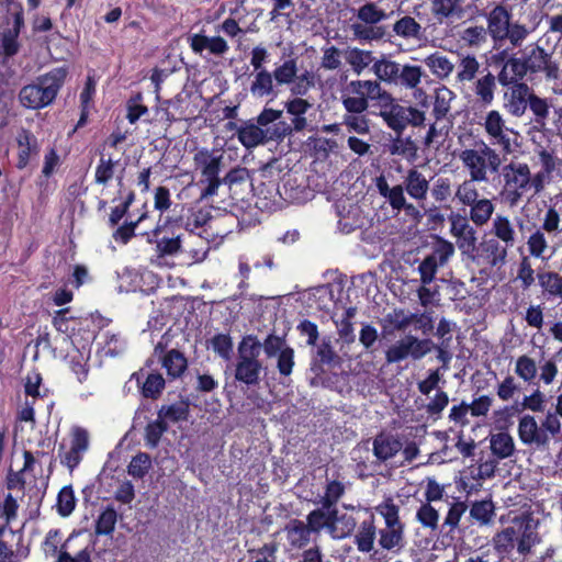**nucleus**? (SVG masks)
I'll return each mask as SVG.
<instances>
[{
    "instance_id": "nucleus-23",
    "label": "nucleus",
    "mask_w": 562,
    "mask_h": 562,
    "mask_svg": "<svg viewBox=\"0 0 562 562\" xmlns=\"http://www.w3.org/2000/svg\"><path fill=\"white\" fill-rule=\"evenodd\" d=\"M403 448V443L400 438L381 431L373 439V454L375 458L385 462L394 458Z\"/></svg>"
},
{
    "instance_id": "nucleus-41",
    "label": "nucleus",
    "mask_w": 562,
    "mask_h": 562,
    "mask_svg": "<svg viewBox=\"0 0 562 562\" xmlns=\"http://www.w3.org/2000/svg\"><path fill=\"white\" fill-rule=\"evenodd\" d=\"M393 31L403 38H420L422 25L412 16L405 15L393 25Z\"/></svg>"
},
{
    "instance_id": "nucleus-11",
    "label": "nucleus",
    "mask_w": 562,
    "mask_h": 562,
    "mask_svg": "<svg viewBox=\"0 0 562 562\" xmlns=\"http://www.w3.org/2000/svg\"><path fill=\"white\" fill-rule=\"evenodd\" d=\"M435 344L431 339H419L416 336L407 335L405 338L397 340L385 351V361L389 364L400 363L407 358L419 360L429 353Z\"/></svg>"
},
{
    "instance_id": "nucleus-26",
    "label": "nucleus",
    "mask_w": 562,
    "mask_h": 562,
    "mask_svg": "<svg viewBox=\"0 0 562 562\" xmlns=\"http://www.w3.org/2000/svg\"><path fill=\"white\" fill-rule=\"evenodd\" d=\"M254 79L250 83L249 91L254 98H276L274 78L268 69L255 70Z\"/></svg>"
},
{
    "instance_id": "nucleus-14",
    "label": "nucleus",
    "mask_w": 562,
    "mask_h": 562,
    "mask_svg": "<svg viewBox=\"0 0 562 562\" xmlns=\"http://www.w3.org/2000/svg\"><path fill=\"white\" fill-rule=\"evenodd\" d=\"M311 108L312 103L303 98H292L284 102V110L293 117L291 123L283 121L282 117L276 121V125L283 139L307 127L305 115Z\"/></svg>"
},
{
    "instance_id": "nucleus-20",
    "label": "nucleus",
    "mask_w": 562,
    "mask_h": 562,
    "mask_svg": "<svg viewBox=\"0 0 562 562\" xmlns=\"http://www.w3.org/2000/svg\"><path fill=\"white\" fill-rule=\"evenodd\" d=\"M512 13L502 4L495 5L486 15L487 32L494 41V46L505 42L510 26Z\"/></svg>"
},
{
    "instance_id": "nucleus-52",
    "label": "nucleus",
    "mask_w": 562,
    "mask_h": 562,
    "mask_svg": "<svg viewBox=\"0 0 562 562\" xmlns=\"http://www.w3.org/2000/svg\"><path fill=\"white\" fill-rule=\"evenodd\" d=\"M34 422V409L33 403H30L27 400L25 403L18 409L16 413V422L14 426V438L16 439L19 436H22L25 426L24 424H29L30 429L33 428ZM23 439V437H21Z\"/></svg>"
},
{
    "instance_id": "nucleus-33",
    "label": "nucleus",
    "mask_w": 562,
    "mask_h": 562,
    "mask_svg": "<svg viewBox=\"0 0 562 562\" xmlns=\"http://www.w3.org/2000/svg\"><path fill=\"white\" fill-rule=\"evenodd\" d=\"M490 448L498 459L509 458L515 451L514 439L507 431H499L491 436Z\"/></svg>"
},
{
    "instance_id": "nucleus-46",
    "label": "nucleus",
    "mask_w": 562,
    "mask_h": 562,
    "mask_svg": "<svg viewBox=\"0 0 562 562\" xmlns=\"http://www.w3.org/2000/svg\"><path fill=\"white\" fill-rule=\"evenodd\" d=\"M158 416L162 418V420H170L172 423L187 420L189 417V405L186 402L164 405L158 411Z\"/></svg>"
},
{
    "instance_id": "nucleus-43",
    "label": "nucleus",
    "mask_w": 562,
    "mask_h": 562,
    "mask_svg": "<svg viewBox=\"0 0 562 562\" xmlns=\"http://www.w3.org/2000/svg\"><path fill=\"white\" fill-rule=\"evenodd\" d=\"M346 91L358 98H366L370 103L373 91H379L378 80H351L346 86Z\"/></svg>"
},
{
    "instance_id": "nucleus-44",
    "label": "nucleus",
    "mask_w": 562,
    "mask_h": 562,
    "mask_svg": "<svg viewBox=\"0 0 562 562\" xmlns=\"http://www.w3.org/2000/svg\"><path fill=\"white\" fill-rule=\"evenodd\" d=\"M346 488L342 482L338 480L328 481L325 485L324 495L314 504H326L327 506L337 505L339 499L345 495Z\"/></svg>"
},
{
    "instance_id": "nucleus-54",
    "label": "nucleus",
    "mask_w": 562,
    "mask_h": 562,
    "mask_svg": "<svg viewBox=\"0 0 562 562\" xmlns=\"http://www.w3.org/2000/svg\"><path fill=\"white\" fill-rule=\"evenodd\" d=\"M357 16L366 24H376L386 19V13L373 2H367L358 10Z\"/></svg>"
},
{
    "instance_id": "nucleus-5",
    "label": "nucleus",
    "mask_w": 562,
    "mask_h": 562,
    "mask_svg": "<svg viewBox=\"0 0 562 562\" xmlns=\"http://www.w3.org/2000/svg\"><path fill=\"white\" fill-rule=\"evenodd\" d=\"M181 228L180 220L160 216L155 228L145 233L146 241L156 246L155 251L159 258L173 257L181 252Z\"/></svg>"
},
{
    "instance_id": "nucleus-59",
    "label": "nucleus",
    "mask_w": 562,
    "mask_h": 562,
    "mask_svg": "<svg viewBox=\"0 0 562 562\" xmlns=\"http://www.w3.org/2000/svg\"><path fill=\"white\" fill-rule=\"evenodd\" d=\"M468 509V506L464 502H456L453 503L448 513H447V516L445 518V521L442 524V531L446 529V528H449V530L447 531L448 532H451L453 531L459 522H460V519L462 517V515L465 513V510Z\"/></svg>"
},
{
    "instance_id": "nucleus-40",
    "label": "nucleus",
    "mask_w": 562,
    "mask_h": 562,
    "mask_svg": "<svg viewBox=\"0 0 562 562\" xmlns=\"http://www.w3.org/2000/svg\"><path fill=\"white\" fill-rule=\"evenodd\" d=\"M117 513L112 506L105 507L95 520L94 533L97 536H111L115 529Z\"/></svg>"
},
{
    "instance_id": "nucleus-4",
    "label": "nucleus",
    "mask_w": 562,
    "mask_h": 562,
    "mask_svg": "<svg viewBox=\"0 0 562 562\" xmlns=\"http://www.w3.org/2000/svg\"><path fill=\"white\" fill-rule=\"evenodd\" d=\"M501 190L498 195L510 207L517 206L525 193L535 184L541 182L540 178L532 180L531 171L526 162L510 161L499 168Z\"/></svg>"
},
{
    "instance_id": "nucleus-16",
    "label": "nucleus",
    "mask_w": 562,
    "mask_h": 562,
    "mask_svg": "<svg viewBox=\"0 0 562 562\" xmlns=\"http://www.w3.org/2000/svg\"><path fill=\"white\" fill-rule=\"evenodd\" d=\"M461 210L448 215L450 234L456 238V245L463 256L471 255L476 243V229L471 225L469 217L462 215Z\"/></svg>"
},
{
    "instance_id": "nucleus-64",
    "label": "nucleus",
    "mask_w": 562,
    "mask_h": 562,
    "mask_svg": "<svg viewBox=\"0 0 562 562\" xmlns=\"http://www.w3.org/2000/svg\"><path fill=\"white\" fill-rule=\"evenodd\" d=\"M517 280L520 281L522 290H528L535 283V270L532 269L529 257H522L518 270Z\"/></svg>"
},
{
    "instance_id": "nucleus-13",
    "label": "nucleus",
    "mask_w": 562,
    "mask_h": 562,
    "mask_svg": "<svg viewBox=\"0 0 562 562\" xmlns=\"http://www.w3.org/2000/svg\"><path fill=\"white\" fill-rule=\"evenodd\" d=\"M453 254V244L438 237L431 254L427 255L418 266L422 284H430L437 274L438 268L446 265Z\"/></svg>"
},
{
    "instance_id": "nucleus-55",
    "label": "nucleus",
    "mask_w": 562,
    "mask_h": 562,
    "mask_svg": "<svg viewBox=\"0 0 562 562\" xmlns=\"http://www.w3.org/2000/svg\"><path fill=\"white\" fill-rule=\"evenodd\" d=\"M76 506V498L70 485L64 486L57 496V512L60 516H69Z\"/></svg>"
},
{
    "instance_id": "nucleus-57",
    "label": "nucleus",
    "mask_w": 562,
    "mask_h": 562,
    "mask_svg": "<svg viewBox=\"0 0 562 562\" xmlns=\"http://www.w3.org/2000/svg\"><path fill=\"white\" fill-rule=\"evenodd\" d=\"M147 217V213H143L134 222H125L113 232V239L122 245H126L134 236L137 225Z\"/></svg>"
},
{
    "instance_id": "nucleus-38",
    "label": "nucleus",
    "mask_w": 562,
    "mask_h": 562,
    "mask_svg": "<svg viewBox=\"0 0 562 562\" xmlns=\"http://www.w3.org/2000/svg\"><path fill=\"white\" fill-rule=\"evenodd\" d=\"M537 279L539 285L548 294L549 297L562 296V277L558 272L543 271L538 272Z\"/></svg>"
},
{
    "instance_id": "nucleus-48",
    "label": "nucleus",
    "mask_w": 562,
    "mask_h": 562,
    "mask_svg": "<svg viewBox=\"0 0 562 562\" xmlns=\"http://www.w3.org/2000/svg\"><path fill=\"white\" fill-rule=\"evenodd\" d=\"M261 351V342L255 335H247L238 344L237 360L250 359L258 360Z\"/></svg>"
},
{
    "instance_id": "nucleus-50",
    "label": "nucleus",
    "mask_w": 562,
    "mask_h": 562,
    "mask_svg": "<svg viewBox=\"0 0 562 562\" xmlns=\"http://www.w3.org/2000/svg\"><path fill=\"white\" fill-rule=\"evenodd\" d=\"M536 360L527 355H521L515 363V373L525 382H532L537 376Z\"/></svg>"
},
{
    "instance_id": "nucleus-24",
    "label": "nucleus",
    "mask_w": 562,
    "mask_h": 562,
    "mask_svg": "<svg viewBox=\"0 0 562 562\" xmlns=\"http://www.w3.org/2000/svg\"><path fill=\"white\" fill-rule=\"evenodd\" d=\"M403 186L407 194L417 202L425 201L430 189L429 181L416 167L407 170Z\"/></svg>"
},
{
    "instance_id": "nucleus-34",
    "label": "nucleus",
    "mask_w": 562,
    "mask_h": 562,
    "mask_svg": "<svg viewBox=\"0 0 562 562\" xmlns=\"http://www.w3.org/2000/svg\"><path fill=\"white\" fill-rule=\"evenodd\" d=\"M515 528L516 527L513 520L509 526L495 533L493 538V544L497 553L509 554L515 549V547L517 548Z\"/></svg>"
},
{
    "instance_id": "nucleus-9",
    "label": "nucleus",
    "mask_w": 562,
    "mask_h": 562,
    "mask_svg": "<svg viewBox=\"0 0 562 562\" xmlns=\"http://www.w3.org/2000/svg\"><path fill=\"white\" fill-rule=\"evenodd\" d=\"M375 509L385 521V527L379 531V544L385 550L396 549L398 551L404 548V525L400 519V507L389 497Z\"/></svg>"
},
{
    "instance_id": "nucleus-35",
    "label": "nucleus",
    "mask_w": 562,
    "mask_h": 562,
    "mask_svg": "<svg viewBox=\"0 0 562 562\" xmlns=\"http://www.w3.org/2000/svg\"><path fill=\"white\" fill-rule=\"evenodd\" d=\"M346 61L350 65L352 71L360 75L375 58L371 50L352 47L346 52Z\"/></svg>"
},
{
    "instance_id": "nucleus-15",
    "label": "nucleus",
    "mask_w": 562,
    "mask_h": 562,
    "mask_svg": "<svg viewBox=\"0 0 562 562\" xmlns=\"http://www.w3.org/2000/svg\"><path fill=\"white\" fill-rule=\"evenodd\" d=\"M467 257L479 266L501 268L506 262L507 247L501 245L496 238H483L479 244H474V250Z\"/></svg>"
},
{
    "instance_id": "nucleus-31",
    "label": "nucleus",
    "mask_w": 562,
    "mask_h": 562,
    "mask_svg": "<svg viewBox=\"0 0 562 562\" xmlns=\"http://www.w3.org/2000/svg\"><path fill=\"white\" fill-rule=\"evenodd\" d=\"M261 368L262 366L259 360H237L235 369V379L247 385H256L259 382V374Z\"/></svg>"
},
{
    "instance_id": "nucleus-47",
    "label": "nucleus",
    "mask_w": 562,
    "mask_h": 562,
    "mask_svg": "<svg viewBox=\"0 0 562 562\" xmlns=\"http://www.w3.org/2000/svg\"><path fill=\"white\" fill-rule=\"evenodd\" d=\"M143 100V94L137 92L126 101V120L130 124H136L140 117L148 114V106Z\"/></svg>"
},
{
    "instance_id": "nucleus-61",
    "label": "nucleus",
    "mask_w": 562,
    "mask_h": 562,
    "mask_svg": "<svg viewBox=\"0 0 562 562\" xmlns=\"http://www.w3.org/2000/svg\"><path fill=\"white\" fill-rule=\"evenodd\" d=\"M480 68V64L474 56L463 57L459 65L458 79L460 81H472Z\"/></svg>"
},
{
    "instance_id": "nucleus-30",
    "label": "nucleus",
    "mask_w": 562,
    "mask_h": 562,
    "mask_svg": "<svg viewBox=\"0 0 562 562\" xmlns=\"http://www.w3.org/2000/svg\"><path fill=\"white\" fill-rule=\"evenodd\" d=\"M161 366L166 369L169 378L177 379L187 370L188 360L183 352L178 349H171L161 357Z\"/></svg>"
},
{
    "instance_id": "nucleus-36",
    "label": "nucleus",
    "mask_w": 562,
    "mask_h": 562,
    "mask_svg": "<svg viewBox=\"0 0 562 562\" xmlns=\"http://www.w3.org/2000/svg\"><path fill=\"white\" fill-rule=\"evenodd\" d=\"M495 516V505L492 499L475 501L470 507V517L481 526L490 525Z\"/></svg>"
},
{
    "instance_id": "nucleus-19",
    "label": "nucleus",
    "mask_w": 562,
    "mask_h": 562,
    "mask_svg": "<svg viewBox=\"0 0 562 562\" xmlns=\"http://www.w3.org/2000/svg\"><path fill=\"white\" fill-rule=\"evenodd\" d=\"M515 533L517 539V552L520 555H528L535 546L541 542L537 522L530 516L516 517L514 519Z\"/></svg>"
},
{
    "instance_id": "nucleus-60",
    "label": "nucleus",
    "mask_w": 562,
    "mask_h": 562,
    "mask_svg": "<svg viewBox=\"0 0 562 562\" xmlns=\"http://www.w3.org/2000/svg\"><path fill=\"white\" fill-rule=\"evenodd\" d=\"M449 404V396L447 392L439 390L435 394V396L429 401V403L425 406V411L429 417L434 419H438L441 416V413Z\"/></svg>"
},
{
    "instance_id": "nucleus-56",
    "label": "nucleus",
    "mask_w": 562,
    "mask_h": 562,
    "mask_svg": "<svg viewBox=\"0 0 562 562\" xmlns=\"http://www.w3.org/2000/svg\"><path fill=\"white\" fill-rule=\"evenodd\" d=\"M390 153L392 155L414 158L417 154V146L409 136L402 138V136L396 135V138L390 146Z\"/></svg>"
},
{
    "instance_id": "nucleus-8",
    "label": "nucleus",
    "mask_w": 562,
    "mask_h": 562,
    "mask_svg": "<svg viewBox=\"0 0 562 562\" xmlns=\"http://www.w3.org/2000/svg\"><path fill=\"white\" fill-rule=\"evenodd\" d=\"M460 158L469 169L472 183L487 181V169L498 172L502 166L499 154L487 144L482 143L479 149H464Z\"/></svg>"
},
{
    "instance_id": "nucleus-2",
    "label": "nucleus",
    "mask_w": 562,
    "mask_h": 562,
    "mask_svg": "<svg viewBox=\"0 0 562 562\" xmlns=\"http://www.w3.org/2000/svg\"><path fill=\"white\" fill-rule=\"evenodd\" d=\"M497 81L503 88L502 108L513 117H522L529 110L537 127L547 125L550 108V99L538 95L527 83V80L497 68Z\"/></svg>"
},
{
    "instance_id": "nucleus-45",
    "label": "nucleus",
    "mask_w": 562,
    "mask_h": 562,
    "mask_svg": "<svg viewBox=\"0 0 562 562\" xmlns=\"http://www.w3.org/2000/svg\"><path fill=\"white\" fill-rule=\"evenodd\" d=\"M425 64L431 70L432 74L440 78L448 77L453 70V64L449 58L438 52L429 55L425 59Z\"/></svg>"
},
{
    "instance_id": "nucleus-51",
    "label": "nucleus",
    "mask_w": 562,
    "mask_h": 562,
    "mask_svg": "<svg viewBox=\"0 0 562 562\" xmlns=\"http://www.w3.org/2000/svg\"><path fill=\"white\" fill-rule=\"evenodd\" d=\"M151 468V459L146 452H138L134 456L127 467V472L135 479H143Z\"/></svg>"
},
{
    "instance_id": "nucleus-62",
    "label": "nucleus",
    "mask_w": 562,
    "mask_h": 562,
    "mask_svg": "<svg viewBox=\"0 0 562 562\" xmlns=\"http://www.w3.org/2000/svg\"><path fill=\"white\" fill-rule=\"evenodd\" d=\"M211 346L214 352L221 358L228 360L233 352V340L228 334H216L211 339Z\"/></svg>"
},
{
    "instance_id": "nucleus-22",
    "label": "nucleus",
    "mask_w": 562,
    "mask_h": 562,
    "mask_svg": "<svg viewBox=\"0 0 562 562\" xmlns=\"http://www.w3.org/2000/svg\"><path fill=\"white\" fill-rule=\"evenodd\" d=\"M497 82V74L494 75L491 71L474 81L473 93L481 106L487 108L494 103Z\"/></svg>"
},
{
    "instance_id": "nucleus-1",
    "label": "nucleus",
    "mask_w": 562,
    "mask_h": 562,
    "mask_svg": "<svg viewBox=\"0 0 562 562\" xmlns=\"http://www.w3.org/2000/svg\"><path fill=\"white\" fill-rule=\"evenodd\" d=\"M487 64L530 82L538 78L547 81L560 78V63L539 41L528 44L518 53H510L508 48L497 50L488 57Z\"/></svg>"
},
{
    "instance_id": "nucleus-18",
    "label": "nucleus",
    "mask_w": 562,
    "mask_h": 562,
    "mask_svg": "<svg viewBox=\"0 0 562 562\" xmlns=\"http://www.w3.org/2000/svg\"><path fill=\"white\" fill-rule=\"evenodd\" d=\"M67 71L65 68H54L44 76L37 77V110L53 103L63 87Z\"/></svg>"
},
{
    "instance_id": "nucleus-3",
    "label": "nucleus",
    "mask_w": 562,
    "mask_h": 562,
    "mask_svg": "<svg viewBox=\"0 0 562 562\" xmlns=\"http://www.w3.org/2000/svg\"><path fill=\"white\" fill-rule=\"evenodd\" d=\"M283 110L265 106L261 112L250 120H246L238 128V142L247 150L268 143H282L284 139L279 133L276 121L281 119Z\"/></svg>"
},
{
    "instance_id": "nucleus-53",
    "label": "nucleus",
    "mask_w": 562,
    "mask_h": 562,
    "mask_svg": "<svg viewBox=\"0 0 562 562\" xmlns=\"http://www.w3.org/2000/svg\"><path fill=\"white\" fill-rule=\"evenodd\" d=\"M115 165L116 161L112 158H105L101 155L94 171V182L97 184L106 186L114 176Z\"/></svg>"
},
{
    "instance_id": "nucleus-7",
    "label": "nucleus",
    "mask_w": 562,
    "mask_h": 562,
    "mask_svg": "<svg viewBox=\"0 0 562 562\" xmlns=\"http://www.w3.org/2000/svg\"><path fill=\"white\" fill-rule=\"evenodd\" d=\"M371 69L379 82L383 81L390 85H401L411 89L417 87L422 78L420 66H401L398 63L385 56L375 59Z\"/></svg>"
},
{
    "instance_id": "nucleus-29",
    "label": "nucleus",
    "mask_w": 562,
    "mask_h": 562,
    "mask_svg": "<svg viewBox=\"0 0 562 562\" xmlns=\"http://www.w3.org/2000/svg\"><path fill=\"white\" fill-rule=\"evenodd\" d=\"M375 537L374 517L370 516L360 524L355 536V544L360 552L369 553L373 550Z\"/></svg>"
},
{
    "instance_id": "nucleus-42",
    "label": "nucleus",
    "mask_w": 562,
    "mask_h": 562,
    "mask_svg": "<svg viewBox=\"0 0 562 562\" xmlns=\"http://www.w3.org/2000/svg\"><path fill=\"white\" fill-rule=\"evenodd\" d=\"M321 507L314 508L306 516V521L312 528L314 535H319L323 530H326L330 533V527L328 522L327 509L330 506L326 507V504H319Z\"/></svg>"
},
{
    "instance_id": "nucleus-28",
    "label": "nucleus",
    "mask_w": 562,
    "mask_h": 562,
    "mask_svg": "<svg viewBox=\"0 0 562 562\" xmlns=\"http://www.w3.org/2000/svg\"><path fill=\"white\" fill-rule=\"evenodd\" d=\"M133 379H136L138 384H142L140 386V394L145 398L150 400H157L160 397L162 391L166 386V381L161 373L159 372H153L149 373L145 381L140 382V373L136 372L132 375Z\"/></svg>"
},
{
    "instance_id": "nucleus-27",
    "label": "nucleus",
    "mask_w": 562,
    "mask_h": 562,
    "mask_svg": "<svg viewBox=\"0 0 562 562\" xmlns=\"http://www.w3.org/2000/svg\"><path fill=\"white\" fill-rule=\"evenodd\" d=\"M491 233L494 235L493 238L499 243L503 241L507 248L515 245L516 232L508 216L496 214L492 222Z\"/></svg>"
},
{
    "instance_id": "nucleus-32",
    "label": "nucleus",
    "mask_w": 562,
    "mask_h": 562,
    "mask_svg": "<svg viewBox=\"0 0 562 562\" xmlns=\"http://www.w3.org/2000/svg\"><path fill=\"white\" fill-rule=\"evenodd\" d=\"M430 10L439 22L460 18L463 13L461 0H430Z\"/></svg>"
},
{
    "instance_id": "nucleus-25",
    "label": "nucleus",
    "mask_w": 562,
    "mask_h": 562,
    "mask_svg": "<svg viewBox=\"0 0 562 562\" xmlns=\"http://www.w3.org/2000/svg\"><path fill=\"white\" fill-rule=\"evenodd\" d=\"M286 539L292 548L303 549L311 542L314 533L307 521L291 519L284 527Z\"/></svg>"
},
{
    "instance_id": "nucleus-37",
    "label": "nucleus",
    "mask_w": 562,
    "mask_h": 562,
    "mask_svg": "<svg viewBox=\"0 0 562 562\" xmlns=\"http://www.w3.org/2000/svg\"><path fill=\"white\" fill-rule=\"evenodd\" d=\"M102 341L100 342L101 349L105 356L115 357L126 348V341L120 333H112L110 330L100 334Z\"/></svg>"
},
{
    "instance_id": "nucleus-63",
    "label": "nucleus",
    "mask_w": 562,
    "mask_h": 562,
    "mask_svg": "<svg viewBox=\"0 0 562 562\" xmlns=\"http://www.w3.org/2000/svg\"><path fill=\"white\" fill-rule=\"evenodd\" d=\"M416 519L422 526L434 530L438 526L439 514L430 504L424 503L416 513Z\"/></svg>"
},
{
    "instance_id": "nucleus-17",
    "label": "nucleus",
    "mask_w": 562,
    "mask_h": 562,
    "mask_svg": "<svg viewBox=\"0 0 562 562\" xmlns=\"http://www.w3.org/2000/svg\"><path fill=\"white\" fill-rule=\"evenodd\" d=\"M517 432L522 445L539 451L549 449L550 437L546 435V429L538 425L535 416L522 415L518 422Z\"/></svg>"
},
{
    "instance_id": "nucleus-58",
    "label": "nucleus",
    "mask_w": 562,
    "mask_h": 562,
    "mask_svg": "<svg viewBox=\"0 0 562 562\" xmlns=\"http://www.w3.org/2000/svg\"><path fill=\"white\" fill-rule=\"evenodd\" d=\"M529 255L535 258H543V254L548 248V243L543 231L536 229L530 234L527 240Z\"/></svg>"
},
{
    "instance_id": "nucleus-6",
    "label": "nucleus",
    "mask_w": 562,
    "mask_h": 562,
    "mask_svg": "<svg viewBox=\"0 0 562 562\" xmlns=\"http://www.w3.org/2000/svg\"><path fill=\"white\" fill-rule=\"evenodd\" d=\"M454 196L461 205L468 207V211L462 209V215L469 217L475 227H483L492 220L495 211L493 201L484 196L480 198L479 190L472 181H463L459 184Z\"/></svg>"
},
{
    "instance_id": "nucleus-12",
    "label": "nucleus",
    "mask_w": 562,
    "mask_h": 562,
    "mask_svg": "<svg viewBox=\"0 0 562 562\" xmlns=\"http://www.w3.org/2000/svg\"><path fill=\"white\" fill-rule=\"evenodd\" d=\"M386 126L394 131L397 136H402L408 125L414 127L424 126L425 113L414 106H406L400 103L391 106L387 111L379 113Z\"/></svg>"
},
{
    "instance_id": "nucleus-21",
    "label": "nucleus",
    "mask_w": 562,
    "mask_h": 562,
    "mask_svg": "<svg viewBox=\"0 0 562 562\" xmlns=\"http://www.w3.org/2000/svg\"><path fill=\"white\" fill-rule=\"evenodd\" d=\"M88 431L81 427L75 428L70 440V449L65 453L61 463L72 471L81 462L82 456L88 450Z\"/></svg>"
},
{
    "instance_id": "nucleus-10",
    "label": "nucleus",
    "mask_w": 562,
    "mask_h": 562,
    "mask_svg": "<svg viewBox=\"0 0 562 562\" xmlns=\"http://www.w3.org/2000/svg\"><path fill=\"white\" fill-rule=\"evenodd\" d=\"M194 164L201 172L198 186L202 187L200 199L205 200L217 194L218 188L223 184L220 178L222 156H214L206 148L200 149L194 154Z\"/></svg>"
},
{
    "instance_id": "nucleus-39",
    "label": "nucleus",
    "mask_w": 562,
    "mask_h": 562,
    "mask_svg": "<svg viewBox=\"0 0 562 562\" xmlns=\"http://www.w3.org/2000/svg\"><path fill=\"white\" fill-rule=\"evenodd\" d=\"M299 71L296 58H289L283 64L277 66L273 71V78L277 86L291 85L296 78Z\"/></svg>"
},
{
    "instance_id": "nucleus-49",
    "label": "nucleus",
    "mask_w": 562,
    "mask_h": 562,
    "mask_svg": "<svg viewBox=\"0 0 562 562\" xmlns=\"http://www.w3.org/2000/svg\"><path fill=\"white\" fill-rule=\"evenodd\" d=\"M168 430V424L166 420H162L158 416V418L154 422H150L145 427V442L149 448H156L159 445V441L162 435Z\"/></svg>"
}]
</instances>
